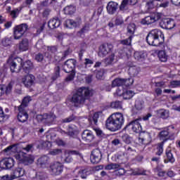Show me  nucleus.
<instances>
[{
	"mask_svg": "<svg viewBox=\"0 0 180 180\" xmlns=\"http://www.w3.org/2000/svg\"><path fill=\"white\" fill-rule=\"evenodd\" d=\"M94 95V90L86 88L81 87L78 89L76 94L72 97V102L75 103L76 108H79L80 105H86L89 106L91 105V96Z\"/></svg>",
	"mask_w": 180,
	"mask_h": 180,
	"instance_id": "nucleus-1",
	"label": "nucleus"
},
{
	"mask_svg": "<svg viewBox=\"0 0 180 180\" xmlns=\"http://www.w3.org/2000/svg\"><path fill=\"white\" fill-rule=\"evenodd\" d=\"M124 123V117L123 114L120 112H115L112 114L105 121V127L110 131H117L122 129Z\"/></svg>",
	"mask_w": 180,
	"mask_h": 180,
	"instance_id": "nucleus-2",
	"label": "nucleus"
},
{
	"mask_svg": "<svg viewBox=\"0 0 180 180\" xmlns=\"http://www.w3.org/2000/svg\"><path fill=\"white\" fill-rule=\"evenodd\" d=\"M164 34L158 29L152 30L146 36V42L149 46L160 47L164 44Z\"/></svg>",
	"mask_w": 180,
	"mask_h": 180,
	"instance_id": "nucleus-3",
	"label": "nucleus"
},
{
	"mask_svg": "<svg viewBox=\"0 0 180 180\" xmlns=\"http://www.w3.org/2000/svg\"><path fill=\"white\" fill-rule=\"evenodd\" d=\"M22 61H23V59L19 57L14 58L13 57L8 58L7 60V64H8L11 72H19V71H20Z\"/></svg>",
	"mask_w": 180,
	"mask_h": 180,
	"instance_id": "nucleus-4",
	"label": "nucleus"
},
{
	"mask_svg": "<svg viewBox=\"0 0 180 180\" xmlns=\"http://www.w3.org/2000/svg\"><path fill=\"white\" fill-rule=\"evenodd\" d=\"M29 26L26 23H22L19 25H16L13 28V35L15 40H19L21 37H23L25 32H27Z\"/></svg>",
	"mask_w": 180,
	"mask_h": 180,
	"instance_id": "nucleus-5",
	"label": "nucleus"
},
{
	"mask_svg": "<svg viewBox=\"0 0 180 180\" xmlns=\"http://www.w3.org/2000/svg\"><path fill=\"white\" fill-rule=\"evenodd\" d=\"M38 120L43 122L45 124L50 126V124H53L57 117L54 113H44L43 115H39L37 116Z\"/></svg>",
	"mask_w": 180,
	"mask_h": 180,
	"instance_id": "nucleus-6",
	"label": "nucleus"
},
{
	"mask_svg": "<svg viewBox=\"0 0 180 180\" xmlns=\"http://www.w3.org/2000/svg\"><path fill=\"white\" fill-rule=\"evenodd\" d=\"M64 169V165L60 162H55L51 164L49 167V172L51 175L56 176L57 175H60Z\"/></svg>",
	"mask_w": 180,
	"mask_h": 180,
	"instance_id": "nucleus-7",
	"label": "nucleus"
},
{
	"mask_svg": "<svg viewBox=\"0 0 180 180\" xmlns=\"http://www.w3.org/2000/svg\"><path fill=\"white\" fill-rule=\"evenodd\" d=\"M140 120H141V118L136 119L135 120L131 121L128 124L126 125V127L124 128V130H132L134 131V133H139V134L141 133V124H140Z\"/></svg>",
	"mask_w": 180,
	"mask_h": 180,
	"instance_id": "nucleus-8",
	"label": "nucleus"
},
{
	"mask_svg": "<svg viewBox=\"0 0 180 180\" xmlns=\"http://www.w3.org/2000/svg\"><path fill=\"white\" fill-rule=\"evenodd\" d=\"M77 65V60L75 59H68L63 64V71L67 74L71 72H75V66Z\"/></svg>",
	"mask_w": 180,
	"mask_h": 180,
	"instance_id": "nucleus-9",
	"label": "nucleus"
},
{
	"mask_svg": "<svg viewBox=\"0 0 180 180\" xmlns=\"http://www.w3.org/2000/svg\"><path fill=\"white\" fill-rule=\"evenodd\" d=\"M113 45L112 44H103L99 46L98 56L106 57L112 51Z\"/></svg>",
	"mask_w": 180,
	"mask_h": 180,
	"instance_id": "nucleus-10",
	"label": "nucleus"
},
{
	"mask_svg": "<svg viewBox=\"0 0 180 180\" xmlns=\"http://www.w3.org/2000/svg\"><path fill=\"white\" fill-rule=\"evenodd\" d=\"M15 165V160L12 158H6L0 161V168L1 169H11Z\"/></svg>",
	"mask_w": 180,
	"mask_h": 180,
	"instance_id": "nucleus-11",
	"label": "nucleus"
},
{
	"mask_svg": "<svg viewBox=\"0 0 180 180\" xmlns=\"http://www.w3.org/2000/svg\"><path fill=\"white\" fill-rule=\"evenodd\" d=\"M91 162L92 164H99L102 160V152L99 148H96L91 151L90 155Z\"/></svg>",
	"mask_w": 180,
	"mask_h": 180,
	"instance_id": "nucleus-12",
	"label": "nucleus"
},
{
	"mask_svg": "<svg viewBox=\"0 0 180 180\" xmlns=\"http://www.w3.org/2000/svg\"><path fill=\"white\" fill-rule=\"evenodd\" d=\"M139 0H122L119 7L120 11L126 12V11H129V5L134 6L137 4Z\"/></svg>",
	"mask_w": 180,
	"mask_h": 180,
	"instance_id": "nucleus-13",
	"label": "nucleus"
},
{
	"mask_svg": "<svg viewBox=\"0 0 180 180\" xmlns=\"http://www.w3.org/2000/svg\"><path fill=\"white\" fill-rule=\"evenodd\" d=\"M160 25L163 29L171 30L175 27V21L171 18H164L162 20Z\"/></svg>",
	"mask_w": 180,
	"mask_h": 180,
	"instance_id": "nucleus-14",
	"label": "nucleus"
},
{
	"mask_svg": "<svg viewBox=\"0 0 180 180\" xmlns=\"http://www.w3.org/2000/svg\"><path fill=\"white\" fill-rule=\"evenodd\" d=\"M82 138L86 143H91L95 140V135L90 130L86 129L82 133Z\"/></svg>",
	"mask_w": 180,
	"mask_h": 180,
	"instance_id": "nucleus-15",
	"label": "nucleus"
},
{
	"mask_svg": "<svg viewBox=\"0 0 180 180\" xmlns=\"http://www.w3.org/2000/svg\"><path fill=\"white\" fill-rule=\"evenodd\" d=\"M22 82L25 88H30L34 84V76L33 75H27L22 79Z\"/></svg>",
	"mask_w": 180,
	"mask_h": 180,
	"instance_id": "nucleus-16",
	"label": "nucleus"
},
{
	"mask_svg": "<svg viewBox=\"0 0 180 180\" xmlns=\"http://www.w3.org/2000/svg\"><path fill=\"white\" fill-rule=\"evenodd\" d=\"M34 67L33 63L30 60H26L24 63L23 60L21 61L20 70L22 68V70L25 74H29V72L33 70Z\"/></svg>",
	"mask_w": 180,
	"mask_h": 180,
	"instance_id": "nucleus-17",
	"label": "nucleus"
},
{
	"mask_svg": "<svg viewBox=\"0 0 180 180\" xmlns=\"http://www.w3.org/2000/svg\"><path fill=\"white\" fill-rule=\"evenodd\" d=\"M18 114L17 116V119L18 122H20L21 123H25V122H27V120L29 119V114L26 112V110L23 108H18Z\"/></svg>",
	"mask_w": 180,
	"mask_h": 180,
	"instance_id": "nucleus-18",
	"label": "nucleus"
},
{
	"mask_svg": "<svg viewBox=\"0 0 180 180\" xmlns=\"http://www.w3.org/2000/svg\"><path fill=\"white\" fill-rule=\"evenodd\" d=\"M139 143H141L142 144H149L151 141V135H150V133L148 132H141L139 134Z\"/></svg>",
	"mask_w": 180,
	"mask_h": 180,
	"instance_id": "nucleus-19",
	"label": "nucleus"
},
{
	"mask_svg": "<svg viewBox=\"0 0 180 180\" xmlns=\"http://www.w3.org/2000/svg\"><path fill=\"white\" fill-rule=\"evenodd\" d=\"M119 4L115 1L108 2L106 9L109 15H115L116 13Z\"/></svg>",
	"mask_w": 180,
	"mask_h": 180,
	"instance_id": "nucleus-20",
	"label": "nucleus"
},
{
	"mask_svg": "<svg viewBox=\"0 0 180 180\" xmlns=\"http://www.w3.org/2000/svg\"><path fill=\"white\" fill-rule=\"evenodd\" d=\"M34 162V156L33 155H28L25 156L21 160L22 167H27L32 165Z\"/></svg>",
	"mask_w": 180,
	"mask_h": 180,
	"instance_id": "nucleus-21",
	"label": "nucleus"
},
{
	"mask_svg": "<svg viewBox=\"0 0 180 180\" xmlns=\"http://www.w3.org/2000/svg\"><path fill=\"white\" fill-rule=\"evenodd\" d=\"M127 65L129 66L128 70V74L130 77H137L139 75V72H140V68L133 65V63L129 62Z\"/></svg>",
	"mask_w": 180,
	"mask_h": 180,
	"instance_id": "nucleus-22",
	"label": "nucleus"
},
{
	"mask_svg": "<svg viewBox=\"0 0 180 180\" xmlns=\"http://www.w3.org/2000/svg\"><path fill=\"white\" fill-rule=\"evenodd\" d=\"M135 108L132 109V112L134 115H137L140 112V110H143V108H144V102L143 100H136L135 101Z\"/></svg>",
	"mask_w": 180,
	"mask_h": 180,
	"instance_id": "nucleus-23",
	"label": "nucleus"
},
{
	"mask_svg": "<svg viewBox=\"0 0 180 180\" xmlns=\"http://www.w3.org/2000/svg\"><path fill=\"white\" fill-rule=\"evenodd\" d=\"M4 151V153H9V154H11V153H13V154L19 153V151H20L19 150V143L11 145L5 148Z\"/></svg>",
	"mask_w": 180,
	"mask_h": 180,
	"instance_id": "nucleus-24",
	"label": "nucleus"
},
{
	"mask_svg": "<svg viewBox=\"0 0 180 180\" xmlns=\"http://www.w3.org/2000/svg\"><path fill=\"white\" fill-rule=\"evenodd\" d=\"M60 25H61V21L58 18H53L48 22L49 29H57V27H60Z\"/></svg>",
	"mask_w": 180,
	"mask_h": 180,
	"instance_id": "nucleus-25",
	"label": "nucleus"
},
{
	"mask_svg": "<svg viewBox=\"0 0 180 180\" xmlns=\"http://www.w3.org/2000/svg\"><path fill=\"white\" fill-rule=\"evenodd\" d=\"M165 155L166 157L164 160L165 164H168V162L173 164V162H175V158H174V155L171 150L167 149L165 151Z\"/></svg>",
	"mask_w": 180,
	"mask_h": 180,
	"instance_id": "nucleus-26",
	"label": "nucleus"
},
{
	"mask_svg": "<svg viewBox=\"0 0 180 180\" xmlns=\"http://www.w3.org/2000/svg\"><path fill=\"white\" fill-rule=\"evenodd\" d=\"M19 50L20 51H26L29 50V39L25 38L19 43Z\"/></svg>",
	"mask_w": 180,
	"mask_h": 180,
	"instance_id": "nucleus-27",
	"label": "nucleus"
},
{
	"mask_svg": "<svg viewBox=\"0 0 180 180\" xmlns=\"http://www.w3.org/2000/svg\"><path fill=\"white\" fill-rule=\"evenodd\" d=\"M66 27L69 29H72V27H77L81 25V19L79 21H75L74 20H66Z\"/></svg>",
	"mask_w": 180,
	"mask_h": 180,
	"instance_id": "nucleus-28",
	"label": "nucleus"
},
{
	"mask_svg": "<svg viewBox=\"0 0 180 180\" xmlns=\"http://www.w3.org/2000/svg\"><path fill=\"white\" fill-rule=\"evenodd\" d=\"M25 175V169L22 167H18L16 168L14 172L13 176V178L14 179H16V178H20V176H23Z\"/></svg>",
	"mask_w": 180,
	"mask_h": 180,
	"instance_id": "nucleus-29",
	"label": "nucleus"
},
{
	"mask_svg": "<svg viewBox=\"0 0 180 180\" xmlns=\"http://www.w3.org/2000/svg\"><path fill=\"white\" fill-rule=\"evenodd\" d=\"M102 115V112H95L93 117H89L88 120L90 124H98V120L99 119V116Z\"/></svg>",
	"mask_w": 180,
	"mask_h": 180,
	"instance_id": "nucleus-30",
	"label": "nucleus"
},
{
	"mask_svg": "<svg viewBox=\"0 0 180 180\" xmlns=\"http://www.w3.org/2000/svg\"><path fill=\"white\" fill-rule=\"evenodd\" d=\"M77 127L75 126H69L67 129V132L63 131L65 134H67L70 137H74L75 136V134L77 133Z\"/></svg>",
	"mask_w": 180,
	"mask_h": 180,
	"instance_id": "nucleus-31",
	"label": "nucleus"
},
{
	"mask_svg": "<svg viewBox=\"0 0 180 180\" xmlns=\"http://www.w3.org/2000/svg\"><path fill=\"white\" fill-rule=\"evenodd\" d=\"M32 101V97L30 96H26L24 97L22 99V101L20 104V105L18 106V108L20 109H25L29 105V103Z\"/></svg>",
	"mask_w": 180,
	"mask_h": 180,
	"instance_id": "nucleus-32",
	"label": "nucleus"
},
{
	"mask_svg": "<svg viewBox=\"0 0 180 180\" xmlns=\"http://www.w3.org/2000/svg\"><path fill=\"white\" fill-rule=\"evenodd\" d=\"M49 164V157L44 155L39 158L37 160V165H40V167H44V165H47Z\"/></svg>",
	"mask_w": 180,
	"mask_h": 180,
	"instance_id": "nucleus-33",
	"label": "nucleus"
},
{
	"mask_svg": "<svg viewBox=\"0 0 180 180\" xmlns=\"http://www.w3.org/2000/svg\"><path fill=\"white\" fill-rule=\"evenodd\" d=\"M158 115L162 119H168V117H169V111L164 109H160L158 111Z\"/></svg>",
	"mask_w": 180,
	"mask_h": 180,
	"instance_id": "nucleus-34",
	"label": "nucleus"
},
{
	"mask_svg": "<svg viewBox=\"0 0 180 180\" xmlns=\"http://www.w3.org/2000/svg\"><path fill=\"white\" fill-rule=\"evenodd\" d=\"M158 57L162 63H165L168 60V56H167L165 51H159Z\"/></svg>",
	"mask_w": 180,
	"mask_h": 180,
	"instance_id": "nucleus-35",
	"label": "nucleus"
},
{
	"mask_svg": "<svg viewBox=\"0 0 180 180\" xmlns=\"http://www.w3.org/2000/svg\"><path fill=\"white\" fill-rule=\"evenodd\" d=\"M142 25H151V23H155L153 18V15L146 16L143 18L141 21Z\"/></svg>",
	"mask_w": 180,
	"mask_h": 180,
	"instance_id": "nucleus-36",
	"label": "nucleus"
},
{
	"mask_svg": "<svg viewBox=\"0 0 180 180\" xmlns=\"http://www.w3.org/2000/svg\"><path fill=\"white\" fill-rule=\"evenodd\" d=\"M64 12L65 15H74L75 13V7H74L72 5L67 6L64 8Z\"/></svg>",
	"mask_w": 180,
	"mask_h": 180,
	"instance_id": "nucleus-37",
	"label": "nucleus"
},
{
	"mask_svg": "<svg viewBox=\"0 0 180 180\" xmlns=\"http://www.w3.org/2000/svg\"><path fill=\"white\" fill-rule=\"evenodd\" d=\"M77 120V116L75 115L72 114L69 117L64 118L61 120V123H71L72 122H75Z\"/></svg>",
	"mask_w": 180,
	"mask_h": 180,
	"instance_id": "nucleus-38",
	"label": "nucleus"
},
{
	"mask_svg": "<svg viewBox=\"0 0 180 180\" xmlns=\"http://www.w3.org/2000/svg\"><path fill=\"white\" fill-rule=\"evenodd\" d=\"M134 57L135 60H137L138 61H143V60L146 58V55H144L143 52L136 51L134 53Z\"/></svg>",
	"mask_w": 180,
	"mask_h": 180,
	"instance_id": "nucleus-39",
	"label": "nucleus"
},
{
	"mask_svg": "<svg viewBox=\"0 0 180 180\" xmlns=\"http://www.w3.org/2000/svg\"><path fill=\"white\" fill-rule=\"evenodd\" d=\"M167 140L162 141L161 143L158 144L156 155H161L164 153V144Z\"/></svg>",
	"mask_w": 180,
	"mask_h": 180,
	"instance_id": "nucleus-40",
	"label": "nucleus"
},
{
	"mask_svg": "<svg viewBox=\"0 0 180 180\" xmlns=\"http://www.w3.org/2000/svg\"><path fill=\"white\" fill-rule=\"evenodd\" d=\"M124 79L116 78L112 82V87L115 88V86H123Z\"/></svg>",
	"mask_w": 180,
	"mask_h": 180,
	"instance_id": "nucleus-41",
	"label": "nucleus"
},
{
	"mask_svg": "<svg viewBox=\"0 0 180 180\" xmlns=\"http://www.w3.org/2000/svg\"><path fill=\"white\" fill-rule=\"evenodd\" d=\"M124 99H131L134 96V92L131 90H127L126 92L122 93Z\"/></svg>",
	"mask_w": 180,
	"mask_h": 180,
	"instance_id": "nucleus-42",
	"label": "nucleus"
},
{
	"mask_svg": "<svg viewBox=\"0 0 180 180\" xmlns=\"http://www.w3.org/2000/svg\"><path fill=\"white\" fill-rule=\"evenodd\" d=\"M96 75V77L97 79H102L103 78V75L105 74V70L104 69H99L96 70L94 71Z\"/></svg>",
	"mask_w": 180,
	"mask_h": 180,
	"instance_id": "nucleus-43",
	"label": "nucleus"
},
{
	"mask_svg": "<svg viewBox=\"0 0 180 180\" xmlns=\"http://www.w3.org/2000/svg\"><path fill=\"white\" fill-rule=\"evenodd\" d=\"M89 31V24H85L82 28L77 32V36H82L84 33Z\"/></svg>",
	"mask_w": 180,
	"mask_h": 180,
	"instance_id": "nucleus-44",
	"label": "nucleus"
},
{
	"mask_svg": "<svg viewBox=\"0 0 180 180\" xmlns=\"http://www.w3.org/2000/svg\"><path fill=\"white\" fill-rule=\"evenodd\" d=\"M134 32H136V25L135 24H129L127 27V33L130 34L129 36H134Z\"/></svg>",
	"mask_w": 180,
	"mask_h": 180,
	"instance_id": "nucleus-45",
	"label": "nucleus"
},
{
	"mask_svg": "<svg viewBox=\"0 0 180 180\" xmlns=\"http://www.w3.org/2000/svg\"><path fill=\"white\" fill-rule=\"evenodd\" d=\"M46 50L49 51V53H51V54H56L57 51H58V46H46Z\"/></svg>",
	"mask_w": 180,
	"mask_h": 180,
	"instance_id": "nucleus-46",
	"label": "nucleus"
},
{
	"mask_svg": "<svg viewBox=\"0 0 180 180\" xmlns=\"http://www.w3.org/2000/svg\"><path fill=\"white\" fill-rule=\"evenodd\" d=\"M1 44L4 47H11V44H12V41L11 38L5 37L1 40Z\"/></svg>",
	"mask_w": 180,
	"mask_h": 180,
	"instance_id": "nucleus-47",
	"label": "nucleus"
},
{
	"mask_svg": "<svg viewBox=\"0 0 180 180\" xmlns=\"http://www.w3.org/2000/svg\"><path fill=\"white\" fill-rule=\"evenodd\" d=\"M39 147H41V148H50L51 147V143L50 141H39Z\"/></svg>",
	"mask_w": 180,
	"mask_h": 180,
	"instance_id": "nucleus-48",
	"label": "nucleus"
},
{
	"mask_svg": "<svg viewBox=\"0 0 180 180\" xmlns=\"http://www.w3.org/2000/svg\"><path fill=\"white\" fill-rule=\"evenodd\" d=\"M168 136H169V132H168V131L164 130L159 133V137L162 141H164L165 139H168Z\"/></svg>",
	"mask_w": 180,
	"mask_h": 180,
	"instance_id": "nucleus-49",
	"label": "nucleus"
},
{
	"mask_svg": "<svg viewBox=\"0 0 180 180\" xmlns=\"http://www.w3.org/2000/svg\"><path fill=\"white\" fill-rule=\"evenodd\" d=\"M88 170L86 169H82L78 172V176H80L82 179H86V174Z\"/></svg>",
	"mask_w": 180,
	"mask_h": 180,
	"instance_id": "nucleus-50",
	"label": "nucleus"
},
{
	"mask_svg": "<svg viewBox=\"0 0 180 180\" xmlns=\"http://www.w3.org/2000/svg\"><path fill=\"white\" fill-rule=\"evenodd\" d=\"M110 107L112 109H122V102L120 101H114L111 103Z\"/></svg>",
	"mask_w": 180,
	"mask_h": 180,
	"instance_id": "nucleus-51",
	"label": "nucleus"
},
{
	"mask_svg": "<svg viewBox=\"0 0 180 180\" xmlns=\"http://www.w3.org/2000/svg\"><path fill=\"white\" fill-rule=\"evenodd\" d=\"M155 0H150L146 3V7L147 8L148 11H151V9H154L155 8Z\"/></svg>",
	"mask_w": 180,
	"mask_h": 180,
	"instance_id": "nucleus-52",
	"label": "nucleus"
},
{
	"mask_svg": "<svg viewBox=\"0 0 180 180\" xmlns=\"http://www.w3.org/2000/svg\"><path fill=\"white\" fill-rule=\"evenodd\" d=\"M7 119H9V115L5 114L4 110L0 107V122H4V120Z\"/></svg>",
	"mask_w": 180,
	"mask_h": 180,
	"instance_id": "nucleus-53",
	"label": "nucleus"
},
{
	"mask_svg": "<svg viewBox=\"0 0 180 180\" xmlns=\"http://www.w3.org/2000/svg\"><path fill=\"white\" fill-rule=\"evenodd\" d=\"M5 94L6 95H9L12 92V89L13 88V82H10L7 86H5Z\"/></svg>",
	"mask_w": 180,
	"mask_h": 180,
	"instance_id": "nucleus-54",
	"label": "nucleus"
},
{
	"mask_svg": "<svg viewBox=\"0 0 180 180\" xmlns=\"http://www.w3.org/2000/svg\"><path fill=\"white\" fill-rule=\"evenodd\" d=\"M34 60L37 61V63H41L44 60V55L41 53H38L34 56Z\"/></svg>",
	"mask_w": 180,
	"mask_h": 180,
	"instance_id": "nucleus-55",
	"label": "nucleus"
},
{
	"mask_svg": "<svg viewBox=\"0 0 180 180\" xmlns=\"http://www.w3.org/2000/svg\"><path fill=\"white\" fill-rule=\"evenodd\" d=\"M57 78H60V66H56L55 68V74L52 77V79L53 81H56Z\"/></svg>",
	"mask_w": 180,
	"mask_h": 180,
	"instance_id": "nucleus-56",
	"label": "nucleus"
},
{
	"mask_svg": "<svg viewBox=\"0 0 180 180\" xmlns=\"http://www.w3.org/2000/svg\"><path fill=\"white\" fill-rule=\"evenodd\" d=\"M152 18L154 20V22L155 23V22H158V20H160V19H161V18H162V13H154L153 14H152Z\"/></svg>",
	"mask_w": 180,
	"mask_h": 180,
	"instance_id": "nucleus-57",
	"label": "nucleus"
},
{
	"mask_svg": "<svg viewBox=\"0 0 180 180\" xmlns=\"http://www.w3.org/2000/svg\"><path fill=\"white\" fill-rule=\"evenodd\" d=\"M133 39V36H129L128 39H124L121 41V44L124 46H130L131 44V39Z\"/></svg>",
	"mask_w": 180,
	"mask_h": 180,
	"instance_id": "nucleus-58",
	"label": "nucleus"
},
{
	"mask_svg": "<svg viewBox=\"0 0 180 180\" xmlns=\"http://www.w3.org/2000/svg\"><path fill=\"white\" fill-rule=\"evenodd\" d=\"M126 174V170L123 168H120L115 171V174L116 176H123Z\"/></svg>",
	"mask_w": 180,
	"mask_h": 180,
	"instance_id": "nucleus-59",
	"label": "nucleus"
},
{
	"mask_svg": "<svg viewBox=\"0 0 180 180\" xmlns=\"http://www.w3.org/2000/svg\"><path fill=\"white\" fill-rule=\"evenodd\" d=\"M63 153V150L61 149L56 148L49 151L50 155H60V154Z\"/></svg>",
	"mask_w": 180,
	"mask_h": 180,
	"instance_id": "nucleus-60",
	"label": "nucleus"
},
{
	"mask_svg": "<svg viewBox=\"0 0 180 180\" xmlns=\"http://www.w3.org/2000/svg\"><path fill=\"white\" fill-rule=\"evenodd\" d=\"M70 74L68 75L65 78V81L67 82H70V81H74V78L75 77V72H70Z\"/></svg>",
	"mask_w": 180,
	"mask_h": 180,
	"instance_id": "nucleus-61",
	"label": "nucleus"
},
{
	"mask_svg": "<svg viewBox=\"0 0 180 180\" xmlns=\"http://www.w3.org/2000/svg\"><path fill=\"white\" fill-rule=\"evenodd\" d=\"M122 139L126 144H130V143H131V138L127 134L123 135Z\"/></svg>",
	"mask_w": 180,
	"mask_h": 180,
	"instance_id": "nucleus-62",
	"label": "nucleus"
},
{
	"mask_svg": "<svg viewBox=\"0 0 180 180\" xmlns=\"http://www.w3.org/2000/svg\"><path fill=\"white\" fill-rule=\"evenodd\" d=\"M123 82V85H124L125 86H130V85L133 84V79H124Z\"/></svg>",
	"mask_w": 180,
	"mask_h": 180,
	"instance_id": "nucleus-63",
	"label": "nucleus"
},
{
	"mask_svg": "<svg viewBox=\"0 0 180 180\" xmlns=\"http://www.w3.org/2000/svg\"><path fill=\"white\" fill-rule=\"evenodd\" d=\"M44 174L41 172H38L36 174L35 177L34 178V180H44L45 179Z\"/></svg>",
	"mask_w": 180,
	"mask_h": 180,
	"instance_id": "nucleus-64",
	"label": "nucleus"
}]
</instances>
